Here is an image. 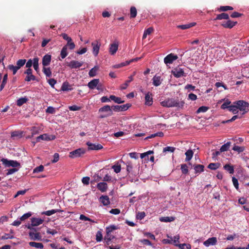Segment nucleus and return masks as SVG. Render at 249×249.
Here are the masks:
<instances>
[{
  "label": "nucleus",
  "instance_id": "29",
  "mask_svg": "<svg viewBox=\"0 0 249 249\" xmlns=\"http://www.w3.org/2000/svg\"><path fill=\"white\" fill-rule=\"evenodd\" d=\"M141 59L140 57H137L135 59H132L129 61H126L125 62L122 63L118 65V66L117 67V68H120L121 67L125 66L126 65H129L130 63L134 62V61H137L138 60Z\"/></svg>",
  "mask_w": 249,
  "mask_h": 249
},
{
  "label": "nucleus",
  "instance_id": "54",
  "mask_svg": "<svg viewBox=\"0 0 249 249\" xmlns=\"http://www.w3.org/2000/svg\"><path fill=\"white\" fill-rule=\"evenodd\" d=\"M112 168L116 173H119L121 170V166L120 164H116L112 166Z\"/></svg>",
  "mask_w": 249,
  "mask_h": 249
},
{
  "label": "nucleus",
  "instance_id": "48",
  "mask_svg": "<svg viewBox=\"0 0 249 249\" xmlns=\"http://www.w3.org/2000/svg\"><path fill=\"white\" fill-rule=\"evenodd\" d=\"M8 80V74L7 73L5 74L3 76V79L0 85V90H2V89L4 88Z\"/></svg>",
  "mask_w": 249,
  "mask_h": 249
},
{
  "label": "nucleus",
  "instance_id": "42",
  "mask_svg": "<svg viewBox=\"0 0 249 249\" xmlns=\"http://www.w3.org/2000/svg\"><path fill=\"white\" fill-rule=\"evenodd\" d=\"M204 166L201 164H197L194 166L196 173H201L204 171Z\"/></svg>",
  "mask_w": 249,
  "mask_h": 249
},
{
  "label": "nucleus",
  "instance_id": "2",
  "mask_svg": "<svg viewBox=\"0 0 249 249\" xmlns=\"http://www.w3.org/2000/svg\"><path fill=\"white\" fill-rule=\"evenodd\" d=\"M234 104H236L238 107V109L242 111V114H245L249 111V103L244 100H238L233 103Z\"/></svg>",
  "mask_w": 249,
  "mask_h": 249
},
{
  "label": "nucleus",
  "instance_id": "6",
  "mask_svg": "<svg viewBox=\"0 0 249 249\" xmlns=\"http://www.w3.org/2000/svg\"><path fill=\"white\" fill-rule=\"evenodd\" d=\"M171 73L176 78H179L186 76L183 69L179 67H177L174 69L172 71Z\"/></svg>",
  "mask_w": 249,
  "mask_h": 249
},
{
  "label": "nucleus",
  "instance_id": "56",
  "mask_svg": "<svg viewBox=\"0 0 249 249\" xmlns=\"http://www.w3.org/2000/svg\"><path fill=\"white\" fill-rule=\"evenodd\" d=\"M7 67L10 71H12L14 75H15L19 70L16 66H14L13 65H9Z\"/></svg>",
  "mask_w": 249,
  "mask_h": 249
},
{
  "label": "nucleus",
  "instance_id": "1",
  "mask_svg": "<svg viewBox=\"0 0 249 249\" xmlns=\"http://www.w3.org/2000/svg\"><path fill=\"white\" fill-rule=\"evenodd\" d=\"M162 106L167 107H178L182 108L185 103L183 101H179L173 98L168 99L160 103Z\"/></svg>",
  "mask_w": 249,
  "mask_h": 249
},
{
  "label": "nucleus",
  "instance_id": "19",
  "mask_svg": "<svg viewBox=\"0 0 249 249\" xmlns=\"http://www.w3.org/2000/svg\"><path fill=\"white\" fill-rule=\"evenodd\" d=\"M153 103L152 94L148 92L145 96V104L147 106H151Z\"/></svg>",
  "mask_w": 249,
  "mask_h": 249
},
{
  "label": "nucleus",
  "instance_id": "28",
  "mask_svg": "<svg viewBox=\"0 0 249 249\" xmlns=\"http://www.w3.org/2000/svg\"><path fill=\"white\" fill-rule=\"evenodd\" d=\"M229 18V15L225 13H222L216 16L214 20L228 19Z\"/></svg>",
  "mask_w": 249,
  "mask_h": 249
},
{
  "label": "nucleus",
  "instance_id": "24",
  "mask_svg": "<svg viewBox=\"0 0 249 249\" xmlns=\"http://www.w3.org/2000/svg\"><path fill=\"white\" fill-rule=\"evenodd\" d=\"M63 210L60 209H52L47 211H44L41 213V214H44L47 216H50L57 212H62Z\"/></svg>",
  "mask_w": 249,
  "mask_h": 249
},
{
  "label": "nucleus",
  "instance_id": "7",
  "mask_svg": "<svg viewBox=\"0 0 249 249\" xmlns=\"http://www.w3.org/2000/svg\"><path fill=\"white\" fill-rule=\"evenodd\" d=\"M131 107V104H126L125 105H116L112 106V108L113 109V111L115 112H119L122 111H125Z\"/></svg>",
  "mask_w": 249,
  "mask_h": 249
},
{
  "label": "nucleus",
  "instance_id": "47",
  "mask_svg": "<svg viewBox=\"0 0 249 249\" xmlns=\"http://www.w3.org/2000/svg\"><path fill=\"white\" fill-rule=\"evenodd\" d=\"M231 142H227L226 143L222 145L220 149V152H223L228 151L231 146Z\"/></svg>",
  "mask_w": 249,
  "mask_h": 249
},
{
  "label": "nucleus",
  "instance_id": "23",
  "mask_svg": "<svg viewBox=\"0 0 249 249\" xmlns=\"http://www.w3.org/2000/svg\"><path fill=\"white\" fill-rule=\"evenodd\" d=\"M237 24V22H233L230 20L224 22L222 25L226 28L231 29Z\"/></svg>",
  "mask_w": 249,
  "mask_h": 249
},
{
  "label": "nucleus",
  "instance_id": "49",
  "mask_svg": "<svg viewBox=\"0 0 249 249\" xmlns=\"http://www.w3.org/2000/svg\"><path fill=\"white\" fill-rule=\"evenodd\" d=\"M126 165V171L127 175L130 174L133 169L132 162L130 161H127L125 163Z\"/></svg>",
  "mask_w": 249,
  "mask_h": 249
},
{
  "label": "nucleus",
  "instance_id": "62",
  "mask_svg": "<svg viewBox=\"0 0 249 249\" xmlns=\"http://www.w3.org/2000/svg\"><path fill=\"white\" fill-rule=\"evenodd\" d=\"M44 166L42 165H40L39 166L36 167L34 170L33 173H39L42 172L44 170Z\"/></svg>",
  "mask_w": 249,
  "mask_h": 249
},
{
  "label": "nucleus",
  "instance_id": "45",
  "mask_svg": "<svg viewBox=\"0 0 249 249\" xmlns=\"http://www.w3.org/2000/svg\"><path fill=\"white\" fill-rule=\"evenodd\" d=\"M228 110L232 112L233 114H235L238 112V107L236 104H234L233 105H231L229 107Z\"/></svg>",
  "mask_w": 249,
  "mask_h": 249
},
{
  "label": "nucleus",
  "instance_id": "11",
  "mask_svg": "<svg viewBox=\"0 0 249 249\" xmlns=\"http://www.w3.org/2000/svg\"><path fill=\"white\" fill-rule=\"evenodd\" d=\"M55 139V136L54 135L49 136L47 134H43L38 136L36 138V142H39L40 140L44 141H51Z\"/></svg>",
  "mask_w": 249,
  "mask_h": 249
},
{
  "label": "nucleus",
  "instance_id": "3",
  "mask_svg": "<svg viewBox=\"0 0 249 249\" xmlns=\"http://www.w3.org/2000/svg\"><path fill=\"white\" fill-rule=\"evenodd\" d=\"M99 112H106L107 113L106 115H102L100 116L101 118H104L108 116H110L113 115V109L112 106L110 107L108 105H106L101 107L99 109Z\"/></svg>",
  "mask_w": 249,
  "mask_h": 249
},
{
  "label": "nucleus",
  "instance_id": "52",
  "mask_svg": "<svg viewBox=\"0 0 249 249\" xmlns=\"http://www.w3.org/2000/svg\"><path fill=\"white\" fill-rule=\"evenodd\" d=\"M233 7L230 6H221L218 8V11H227L228 10H232Z\"/></svg>",
  "mask_w": 249,
  "mask_h": 249
},
{
  "label": "nucleus",
  "instance_id": "50",
  "mask_svg": "<svg viewBox=\"0 0 249 249\" xmlns=\"http://www.w3.org/2000/svg\"><path fill=\"white\" fill-rule=\"evenodd\" d=\"M231 103V102L228 100L227 99L224 103L221 105V108L222 109H229V107H230L231 105H230Z\"/></svg>",
  "mask_w": 249,
  "mask_h": 249
},
{
  "label": "nucleus",
  "instance_id": "25",
  "mask_svg": "<svg viewBox=\"0 0 249 249\" xmlns=\"http://www.w3.org/2000/svg\"><path fill=\"white\" fill-rule=\"evenodd\" d=\"M118 49V44L117 43H113L110 45L109 53L111 54H114Z\"/></svg>",
  "mask_w": 249,
  "mask_h": 249
},
{
  "label": "nucleus",
  "instance_id": "55",
  "mask_svg": "<svg viewBox=\"0 0 249 249\" xmlns=\"http://www.w3.org/2000/svg\"><path fill=\"white\" fill-rule=\"evenodd\" d=\"M68 54L66 47H63L61 51L60 55L62 59L65 58Z\"/></svg>",
  "mask_w": 249,
  "mask_h": 249
},
{
  "label": "nucleus",
  "instance_id": "51",
  "mask_svg": "<svg viewBox=\"0 0 249 249\" xmlns=\"http://www.w3.org/2000/svg\"><path fill=\"white\" fill-rule=\"evenodd\" d=\"M130 12L131 18H134L136 17L137 14V11L135 7L132 6L130 8Z\"/></svg>",
  "mask_w": 249,
  "mask_h": 249
},
{
  "label": "nucleus",
  "instance_id": "16",
  "mask_svg": "<svg viewBox=\"0 0 249 249\" xmlns=\"http://www.w3.org/2000/svg\"><path fill=\"white\" fill-rule=\"evenodd\" d=\"M216 243L217 238L215 237H213L208 238L207 240L204 241L203 244L206 247H209L210 245H215Z\"/></svg>",
  "mask_w": 249,
  "mask_h": 249
},
{
  "label": "nucleus",
  "instance_id": "58",
  "mask_svg": "<svg viewBox=\"0 0 249 249\" xmlns=\"http://www.w3.org/2000/svg\"><path fill=\"white\" fill-rule=\"evenodd\" d=\"M176 246L179 247L181 249H191V245L187 244H176Z\"/></svg>",
  "mask_w": 249,
  "mask_h": 249
},
{
  "label": "nucleus",
  "instance_id": "10",
  "mask_svg": "<svg viewBox=\"0 0 249 249\" xmlns=\"http://www.w3.org/2000/svg\"><path fill=\"white\" fill-rule=\"evenodd\" d=\"M33 70L32 69H27L24 72V74H26L27 76L25 78V81L30 82L31 80L34 81L36 80V76L32 73Z\"/></svg>",
  "mask_w": 249,
  "mask_h": 249
},
{
  "label": "nucleus",
  "instance_id": "31",
  "mask_svg": "<svg viewBox=\"0 0 249 249\" xmlns=\"http://www.w3.org/2000/svg\"><path fill=\"white\" fill-rule=\"evenodd\" d=\"M29 245L32 247H35L36 249H43L44 246L41 243H37L35 242H30L29 243Z\"/></svg>",
  "mask_w": 249,
  "mask_h": 249
},
{
  "label": "nucleus",
  "instance_id": "60",
  "mask_svg": "<svg viewBox=\"0 0 249 249\" xmlns=\"http://www.w3.org/2000/svg\"><path fill=\"white\" fill-rule=\"evenodd\" d=\"M175 148L174 147H171V146H167L166 147H164L163 149V153H166L167 152H169L171 153H173L174 152L175 150Z\"/></svg>",
  "mask_w": 249,
  "mask_h": 249
},
{
  "label": "nucleus",
  "instance_id": "4",
  "mask_svg": "<svg viewBox=\"0 0 249 249\" xmlns=\"http://www.w3.org/2000/svg\"><path fill=\"white\" fill-rule=\"evenodd\" d=\"M1 161L2 162L3 164L7 167L11 166L14 168L18 167V168L20 167V163L17 160H8L6 159L3 158L1 160Z\"/></svg>",
  "mask_w": 249,
  "mask_h": 249
},
{
  "label": "nucleus",
  "instance_id": "20",
  "mask_svg": "<svg viewBox=\"0 0 249 249\" xmlns=\"http://www.w3.org/2000/svg\"><path fill=\"white\" fill-rule=\"evenodd\" d=\"M135 75V72H134L133 73V75H130L128 77V80H126L124 84H123L121 86V87H120L121 89L124 90V89H126L127 88L129 83H130L131 81H133V76Z\"/></svg>",
  "mask_w": 249,
  "mask_h": 249
},
{
  "label": "nucleus",
  "instance_id": "13",
  "mask_svg": "<svg viewBox=\"0 0 249 249\" xmlns=\"http://www.w3.org/2000/svg\"><path fill=\"white\" fill-rule=\"evenodd\" d=\"M88 146L89 150H98L103 148V146L100 144L92 143L89 142L86 143Z\"/></svg>",
  "mask_w": 249,
  "mask_h": 249
},
{
  "label": "nucleus",
  "instance_id": "17",
  "mask_svg": "<svg viewBox=\"0 0 249 249\" xmlns=\"http://www.w3.org/2000/svg\"><path fill=\"white\" fill-rule=\"evenodd\" d=\"M44 220L40 218L32 217L31 219V226H37L43 223Z\"/></svg>",
  "mask_w": 249,
  "mask_h": 249
},
{
  "label": "nucleus",
  "instance_id": "5",
  "mask_svg": "<svg viewBox=\"0 0 249 249\" xmlns=\"http://www.w3.org/2000/svg\"><path fill=\"white\" fill-rule=\"evenodd\" d=\"M86 152L84 148H78L70 153L69 157L71 158L80 157Z\"/></svg>",
  "mask_w": 249,
  "mask_h": 249
},
{
  "label": "nucleus",
  "instance_id": "61",
  "mask_svg": "<svg viewBox=\"0 0 249 249\" xmlns=\"http://www.w3.org/2000/svg\"><path fill=\"white\" fill-rule=\"evenodd\" d=\"M103 235L101 231H98L96 234V240L97 242H100L102 240Z\"/></svg>",
  "mask_w": 249,
  "mask_h": 249
},
{
  "label": "nucleus",
  "instance_id": "44",
  "mask_svg": "<svg viewBox=\"0 0 249 249\" xmlns=\"http://www.w3.org/2000/svg\"><path fill=\"white\" fill-rule=\"evenodd\" d=\"M26 60L25 59H19L17 61L16 63V66L18 69H20L22 67H23L25 64L26 63Z\"/></svg>",
  "mask_w": 249,
  "mask_h": 249
},
{
  "label": "nucleus",
  "instance_id": "53",
  "mask_svg": "<svg viewBox=\"0 0 249 249\" xmlns=\"http://www.w3.org/2000/svg\"><path fill=\"white\" fill-rule=\"evenodd\" d=\"M232 150L238 152L239 153L242 152L244 151L245 148L243 146H239L238 145H234L232 148Z\"/></svg>",
  "mask_w": 249,
  "mask_h": 249
},
{
  "label": "nucleus",
  "instance_id": "27",
  "mask_svg": "<svg viewBox=\"0 0 249 249\" xmlns=\"http://www.w3.org/2000/svg\"><path fill=\"white\" fill-rule=\"evenodd\" d=\"M100 200L105 206H107L110 204L109 197L107 196H102L100 197Z\"/></svg>",
  "mask_w": 249,
  "mask_h": 249
},
{
  "label": "nucleus",
  "instance_id": "64",
  "mask_svg": "<svg viewBox=\"0 0 249 249\" xmlns=\"http://www.w3.org/2000/svg\"><path fill=\"white\" fill-rule=\"evenodd\" d=\"M32 215V213L31 212H29L24 214L22 216L20 217V221H24Z\"/></svg>",
  "mask_w": 249,
  "mask_h": 249
},
{
  "label": "nucleus",
  "instance_id": "35",
  "mask_svg": "<svg viewBox=\"0 0 249 249\" xmlns=\"http://www.w3.org/2000/svg\"><path fill=\"white\" fill-rule=\"evenodd\" d=\"M38 61L39 58H38L37 57H36L33 58V66L35 70L37 72H38L39 71Z\"/></svg>",
  "mask_w": 249,
  "mask_h": 249
},
{
  "label": "nucleus",
  "instance_id": "21",
  "mask_svg": "<svg viewBox=\"0 0 249 249\" xmlns=\"http://www.w3.org/2000/svg\"><path fill=\"white\" fill-rule=\"evenodd\" d=\"M97 188L101 192H105L107 190L108 186L107 183L104 182H102L97 184Z\"/></svg>",
  "mask_w": 249,
  "mask_h": 249
},
{
  "label": "nucleus",
  "instance_id": "39",
  "mask_svg": "<svg viewBox=\"0 0 249 249\" xmlns=\"http://www.w3.org/2000/svg\"><path fill=\"white\" fill-rule=\"evenodd\" d=\"M174 220L175 218L172 216L161 217L160 218V220L163 222H170L173 221Z\"/></svg>",
  "mask_w": 249,
  "mask_h": 249
},
{
  "label": "nucleus",
  "instance_id": "14",
  "mask_svg": "<svg viewBox=\"0 0 249 249\" xmlns=\"http://www.w3.org/2000/svg\"><path fill=\"white\" fill-rule=\"evenodd\" d=\"M29 236L30 238L33 240H37L41 241V236L39 232H34L33 231H30L29 232Z\"/></svg>",
  "mask_w": 249,
  "mask_h": 249
},
{
  "label": "nucleus",
  "instance_id": "26",
  "mask_svg": "<svg viewBox=\"0 0 249 249\" xmlns=\"http://www.w3.org/2000/svg\"><path fill=\"white\" fill-rule=\"evenodd\" d=\"M196 25V22H192L186 24H183V25H179L177 26V28L181 29L182 30H185L189 29L191 27H192L193 26H195Z\"/></svg>",
  "mask_w": 249,
  "mask_h": 249
},
{
  "label": "nucleus",
  "instance_id": "8",
  "mask_svg": "<svg viewBox=\"0 0 249 249\" xmlns=\"http://www.w3.org/2000/svg\"><path fill=\"white\" fill-rule=\"evenodd\" d=\"M92 47V53L95 56L98 55L101 46V43L98 40H95L91 43Z\"/></svg>",
  "mask_w": 249,
  "mask_h": 249
},
{
  "label": "nucleus",
  "instance_id": "30",
  "mask_svg": "<svg viewBox=\"0 0 249 249\" xmlns=\"http://www.w3.org/2000/svg\"><path fill=\"white\" fill-rule=\"evenodd\" d=\"M153 84L155 86H159L161 84L160 77L159 76L155 75L153 79Z\"/></svg>",
  "mask_w": 249,
  "mask_h": 249
},
{
  "label": "nucleus",
  "instance_id": "12",
  "mask_svg": "<svg viewBox=\"0 0 249 249\" xmlns=\"http://www.w3.org/2000/svg\"><path fill=\"white\" fill-rule=\"evenodd\" d=\"M83 64V62L72 60L67 64V66L71 69H77L81 67Z\"/></svg>",
  "mask_w": 249,
  "mask_h": 249
},
{
  "label": "nucleus",
  "instance_id": "32",
  "mask_svg": "<svg viewBox=\"0 0 249 249\" xmlns=\"http://www.w3.org/2000/svg\"><path fill=\"white\" fill-rule=\"evenodd\" d=\"M223 168L225 170L227 171L230 174H233V173H234L233 166H232L231 164H227L224 166Z\"/></svg>",
  "mask_w": 249,
  "mask_h": 249
},
{
  "label": "nucleus",
  "instance_id": "18",
  "mask_svg": "<svg viewBox=\"0 0 249 249\" xmlns=\"http://www.w3.org/2000/svg\"><path fill=\"white\" fill-rule=\"evenodd\" d=\"M99 82V79H94L88 83V86L89 89H93L98 86Z\"/></svg>",
  "mask_w": 249,
  "mask_h": 249
},
{
  "label": "nucleus",
  "instance_id": "41",
  "mask_svg": "<svg viewBox=\"0 0 249 249\" xmlns=\"http://www.w3.org/2000/svg\"><path fill=\"white\" fill-rule=\"evenodd\" d=\"M220 166V164L219 163H211L208 166V168L213 170H215L218 169Z\"/></svg>",
  "mask_w": 249,
  "mask_h": 249
},
{
  "label": "nucleus",
  "instance_id": "33",
  "mask_svg": "<svg viewBox=\"0 0 249 249\" xmlns=\"http://www.w3.org/2000/svg\"><path fill=\"white\" fill-rule=\"evenodd\" d=\"M110 99L117 104H121L124 102V101L122 100L120 97H116L113 95L110 96Z\"/></svg>",
  "mask_w": 249,
  "mask_h": 249
},
{
  "label": "nucleus",
  "instance_id": "34",
  "mask_svg": "<svg viewBox=\"0 0 249 249\" xmlns=\"http://www.w3.org/2000/svg\"><path fill=\"white\" fill-rule=\"evenodd\" d=\"M185 154L186 155L185 161H188L192 158L194 153L192 150L189 149L185 152Z\"/></svg>",
  "mask_w": 249,
  "mask_h": 249
},
{
  "label": "nucleus",
  "instance_id": "46",
  "mask_svg": "<svg viewBox=\"0 0 249 249\" xmlns=\"http://www.w3.org/2000/svg\"><path fill=\"white\" fill-rule=\"evenodd\" d=\"M164 136L163 133L162 132H158L157 133L151 134L145 138V140L154 138L155 137H162Z\"/></svg>",
  "mask_w": 249,
  "mask_h": 249
},
{
  "label": "nucleus",
  "instance_id": "43",
  "mask_svg": "<svg viewBox=\"0 0 249 249\" xmlns=\"http://www.w3.org/2000/svg\"><path fill=\"white\" fill-rule=\"evenodd\" d=\"M40 128L39 127L33 126L31 129V137H33L35 135L38 134L40 132Z\"/></svg>",
  "mask_w": 249,
  "mask_h": 249
},
{
  "label": "nucleus",
  "instance_id": "59",
  "mask_svg": "<svg viewBox=\"0 0 249 249\" xmlns=\"http://www.w3.org/2000/svg\"><path fill=\"white\" fill-rule=\"evenodd\" d=\"M75 44L74 42H72V41H70V42H67V43L64 47H66L67 49L69 48L70 50H73L75 48Z\"/></svg>",
  "mask_w": 249,
  "mask_h": 249
},
{
  "label": "nucleus",
  "instance_id": "9",
  "mask_svg": "<svg viewBox=\"0 0 249 249\" xmlns=\"http://www.w3.org/2000/svg\"><path fill=\"white\" fill-rule=\"evenodd\" d=\"M178 57L177 55H175L172 53L168 54L164 58V62L166 64H171L173 63L174 61L178 59Z\"/></svg>",
  "mask_w": 249,
  "mask_h": 249
},
{
  "label": "nucleus",
  "instance_id": "37",
  "mask_svg": "<svg viewBox=\"0 0 249 249\" xmlns=\"http://www.w3.org/2000/svg\"><path fill=\"white\" fill-rule=\"evenodd\" d=\"M118 229L117 227L115 225H110L106 228V233L107 235L109 236V234H110V233L113 231L114 230H117Z\"/></svg>",
  "mask_w": 249,
  "mask_h": 249
},
{
  "label": "nucleus",
  "instance_id": "57",
  "mask_svg": "<svg viewBox=\"0 0 249 249\" xmlns=\"http://www.w3.org/2000/svg\"><path fill=\"white\" fill-rule=\"evenodd\" d=\"M188 166L186 164L181 165V170L183 174H187L188 173Z\"/></svg>",
  "mask_w": 249,
  "mask_h": 249
},
{
  "label": "nucleus",
  "instance_id": "15",
  "mask_svg": "<svg viewBox=\"0 0 249 249\" xmlns=\"http://www.w3.org/2000/svg\"><path fill=\"white\" fill-rule=\"evenodd\" d=\"M51 61V55L46 54L42 58V65L43 67H46L50 64Z\"/></svg>",
  "mask_w": 249,
  "mask_h": 249
},
{
  "label": "nucleus",
  "instance_id": "63",
  "mask_svg": "<svg viewBox=\"0 0 249 249\" xmlns=\"http://www.w3.org/2000/svg\"><path fill=\"white\" fill-rule=\"evenodd\" d=\"M145 216V213L144 212H138L136 215L138 219L142 220Z\"/></svg>",
  "mask_w": 249,
  "mask_h": 249
},
{
  "label": "nucleus",
  "instance_id": "22",
  "mask_svg": "<svg viewBox=\"0 0 249 249\" xmlns=\"http://www.w3.org/2000/svg\"><path fill=\"white\" fill-rule=\"evenodd\" d=\"M73 89L72 88V86L70 85V84L68 82H64L61 88V90L63 91H71Z\"/></svg>",
  "mask_w": 249,
  "mask_h": 249
},
{
  "label": "nucleus",
  "instance_id": "36",
  "mask_svg": "<svg viewBox=\"0 0 249 249\" xmlns=\"http://www.w3.org/2000/svg\"><path fill=\"white\" fill-rule=\"evenodd\" d=\"M99 69V67L98 66H94L93 68H92L89 72V75L90 77H94L97 74V71Z\"/></svg>",
  "mask_w": 249,
  "mask_h": 249
},
{
  "label": "nucleus",
  "instance_id": "40",
  "mask_svg": "<svg viewBox=\"0 0 249 249\" xmlns=\"http://www.w3.org/2000/svg\"><path fill=\"white\" fill-rule=\"evenodd\" d=\"M28 101V98L26 97L20 98L18 99L17 101V106L20 107L24 104L26 103Z\"/></svg>",
  "mask_w": 249,
  "mask_h": 249
},
{
  "label": "nucleus",
  "instance_id": "38",
  "mask_svg": "<svg viewBox=\"0 0 249 249\" xmlns=\"http://www.w3.org/2000/svg\"><path fill=\"white\" fill-rule=\"evenodd\" d=\"M42 71L46 76V77H50L52 76V71L50 68H46V67H43Z\"/></svg>",
  "mask_w": 249,
  "mask_h": 249
}]
</instances>
